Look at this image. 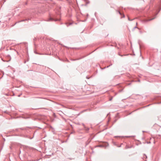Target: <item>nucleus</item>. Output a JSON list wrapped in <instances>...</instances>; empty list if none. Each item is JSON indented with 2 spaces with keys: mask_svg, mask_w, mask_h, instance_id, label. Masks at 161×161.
Here are the masks:
<instances>
[{
  "mask_svg": "<svg viewBox=\"0 0 161 161\" xmlns=\"http://www.w3.org/2000/svg\"><path fill=\"white\" fill-rule=\"evenodd\" d=\"M108 146V143H105V145H99L98 146V147H104V146H105V147H107Z\"/></svg>",
  "mask_w": 161,
  "mask_h": 161,
  "instance_id": "f257e3e1",
  "label": "nucleus"
},
{
  "mask_svg": "<svg viewBox=\"0 0 161 161\" xmlns=\"http://www.w3.org/2000/svg\"><path fill=\"white\" fill-rule=\"evenodd\" d=\"M53 20H54L55 21H57L58 20H58V19H53V18H51L49 19V21Z\"/></svg>",
  "mask_w": 161,
  "mask_h": 161,
  "instance_id": "f03ea898",
  "label": "nucleus"
},
{
  "mask_svg": "<svg viewBox=\"0 0 161 161\" xmlns=\"http://www.w3.org/2000/svg\"><path fill=\"white\" fill-rule=\"evenodd\" d=\"M153 19H149V20H148L147 21H150V20H153Z\"/></svg>",
  "mask_w": 161,
  "mask_h": 161,
  "instance_id": "7ed1b4c3",
  "label": "nucleus"
},
{
  "mask_svg": "<svg viewBox=\"0 0 161 161\" xmlns=\"http://www.w3.org/2000/svg\"><path fill=\"white\" fill-rule=\"evenodd\" d=\"M119 13L120 14H121V13L120 12H119Z\"/></svg>",
  "mask_w": 161,
  "mask_h": 161,
  "instance_id": "20e7f679",
  "label": "nucleus"
}]
</instances>
